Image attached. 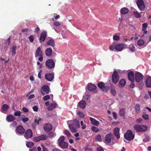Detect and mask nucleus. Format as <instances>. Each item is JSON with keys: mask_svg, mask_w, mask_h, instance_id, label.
Wrapping results in <instances>:
<instances>
[{"mask_svg": "<svg viewBox=\"0 0 151 151\" xmlns=\"http://www.w3.org/2000/svg\"><path fill=\"white\" fill-rule=\"evenodd\" d=\"M111 92L112 95L115 96L116 94V92L115 89H112L111 91Z\"/></svg>", "mask_w": 151, "mask_h": 151, "instance_id": "nucleus-50", "label": "nucleus"}, {"mask_svg": "<svg viewBox=\"0 0 151 151\" xmlns=\"http://www.w3.org/2000/svg\"><path fill=\"white\" fill-rule=\"evenodd\" d=\"M119 114L121 116H124L125 115V110L124 108H122L120 110Z\"/></svg>", "mask_w": 151, "mask_h": 151, "instance_id": "nucleus-40", "label": "nucleus"}, {"mask_svg": "<svg viewBox=\"0 0 151 151\" xmlns=\"http://www.w3.org/2000/svg\"><path fill=\"white\" fill-rule=\"evenodd\" d=\"M129 12L128 9L126 7H124L122 9L120 12L122 14H125L128 13Z\"/></svg>", "mask_w": 151, "mask_h": 151, "instance_id": "nucleus-29", "label": "nucleus"}, {"mask_svg": "<svg viewBox=\"0 0 151 151\" xmlns=\"http://www.w3.org/2000/svg\"><path fill=\"white\" fill-rule=\"evenodd\" d=\"M119 79V77L118 73L116 71H114L112 76V82L115 84L117 83Z\"/></svg>", "mask_w": 151, "mask_h": 151, "instance_id": "nucleus-4", "label": "nucleus"}, {"mask_svg": "<svg viewBox=\"0 0 151 151\" xmlns=\"http://www.w3.org/2000/svg\"><path fill=\"white\" fill-rule=\"evenodd\" d=\"M78 105L80 108L84 109L86 106V102L84 100H81L79 102Z\"/></svg>", "mask_w": 151, "mask_h": 151, "instance_id": "nucleus-19", "label": "nucleus"}, {"mask_svg": "<svg viewBox=\"0 0 151 151\" xmlns=\"http://www.w3.org/2000/svg\"><path fill=\"white\" fill-rule=\"evenodd\" d=\"M65 134L68 137H70L71 136V134L70 132L67 130H65Z\"/></svg>", "mask_w": 151, "mask_h": 151, "instance_id": "nucleus-53", "label": "nucleus"}, {"mask_svg": "<svg viewBox=\"0 0 151 151\" xmlns=\"http://www.w3.org/2000/svg\"><path fill=\"white\" fill-rule=\"evenodd\" d=\"M22 110L24 112H27L29 111L28 109L25 107H23Z\"/></svg>", "mask_w": 151, "mask_h": 151, "instance_id": "nucleus-61", "label": "nucleus"}, {"mask_svg": "<svg viewBox=\"0 0 151 151\" xmlns=\"http://www.w3.org/2000/svg\"><path fill=\"white\" fill-rule=\"evenodd\" d=\"M22 121L23 122L25 123L29 121V119L27 117L23 118L22 119Z\"/></svg>", "mask_w": 151, "mask_h": 151, "instance_id": "nucleus-55", "label": "nucleus"}, {"mask_svg": "<svg viewBox=\"0 0 151 151\" xmlns=\"http://www.w3.org/2000/svg\"><path fill=\"white\" fill-rule=\"evenodd\" d=\"M80 123L77 119H74L72 123L69 125L68 127L70 131L73 132L75 133L77 132V129L80 127Z\"/></svg>", "mask_w": 151, "mask_h": 151, "instance_id": "nucleus-1", "label": "nucleus"}, {"mask_svg": "<svg viewBox=\"0 0 151 151\" xmlns=\"http://www.w3.org/2000/svg\"><path fill=\"white\" fill-rule=\"evenodd\" d=\"M46 44L52 47H54L55 46V41L53 39H51L48 40Z\"/></svg>", "mask_w": 151, "mask_h": 151, "instance_id": "nucleus-27", "label": "nucleus"}, {"mask_svg": "<svg viewBox=\"0 0 151 151\" xmlns=\"http://www.w3.org/2000/svg\"><path fill=\"white\" fill-rule=\"evenodd\" d=\"M97 151H104V150L102 147H98L97 148Z\"/></svg>", "mask_w": 151, "mask_h": 151, "instance_id": "nucleus-63", "label": "nucleus"}, {"mask_svg": "<svg viewBox=\"0 0 151 151\" xmlns=\"http://www.w3.org/2000/svg\"><path fill=\"white\" fill-rule=\"evenodd\" d=\"M95 139L96 141L99 142H101V135L100 134H98L95 137Z\"/></svg>", "mask_w": 151, "mask_h": 151, "instance_id": "nucleus-39", "label": "nucleus"}, {"mask_svg": "<svg viewBox=\"0 0 151 151\" xmlns=\"http://www.w3.org/2000/svg\"><path fill=\"white\" fill-rule=\"evenodd\" d=\"M65 137L64 136H62L59 138L58 140V144L59 145L61 144L62 142H64Z\"/></svg>", "mask_w": 151, "mask_h": 151, "instance_id": "nucleus-36", "label": "nucleus"}, {"mask_svg": "<svg viewBox=\"0 0 151 151\" xmlns=\"http://www.w3.org/2000/svg\"><path fill=\"white\" fill-rule=\"evenodd\" d=\"M49 88L47 85L43 86L40 90L41 93L43 95L49 93Z\"/></svg>", "mask_w": 151, "mask_h": 151, "instance_id": "nucleus-8", "label": "nucleus"}, {"mask_svg": "<svg viewBox=\"0 0 151 151\" xmlns=\"http://www.w3.org/2000/svg\"><path fill=\"white\" fill-rule=\"evenodd\" d=\"M133 14L134 16L137 18H139L141 17V15L140 13L136 11H134L133 12Z\"/></svg>", "mask_w": 151, "mask_h": 151, "instance_id": "nucleus-35", "label": "nucleus"}, {"mask_svg": "<svg viewBox=\"0 0 151 151\" xmlns=\"http://www.w3.org/2000/svg\"><path fill=\"white\" fill-rule=\"evenodd\" d=\"M52 50L51 48H47L45 51V53L47 56H50L52 54Z\"/></svg>", "mask_w": 151, "mask_h": 151, "instance_id": "nucleus-26", "label": "nucleus"}, {"mask_svg": "<svg viewBox=\"0 0 151 151\" xmlns=\"http://www.w3.org/2000/svg\"><path fill=\"white\" fill-rule=\"evenodd\" d=\"M9 109V106L6 104H4L2 106L1 109V112L5 113Z\"/></svg>", "mask_w": 151, "mask_h": 151, "instance_id": "nucleus-23", "label": "nucleus"}, {"mask_svg": "<svg viewBox=\"0 0 151 151\" xmlns=\"http://www.w3.org/2000/svg\"><path fill=\"white\" fill-rule=\"evenodd\" d=\"M89 119L91 123L94 125L98 126L99 124V122L92 117H90Z\"/></svg>", "mask_w": 151, "mask_h": 151, "instance_id": "nucleus-24", "label": "nucleus"}, {"mask_svg": "<svg viewBox=\"0 0 151 151\" xmlns=\"http://www.w3.org/2000/svg\"><path fill=\"white\" fill-rule=\"evenodd\" d=\"M135 111L136 113H139L140 112V107L139 104H137L135 106Z\"/></svg>", "mask_w": 151, "mask_h": 151, "instance_id": "nucleus-34", "label": "nucleus"}, {"mask_svg": "<svg viewBox=\"0 0 151 151\" xmlns=\"http://www.w3.org/2000/svg\"><path fill=\"white\" fill-rule=\"evenodd\" d=\"M135 84L134 82H132V83L129 85V87L131 88H134Z\"/></svg>", "mask_w": 151, "mask_h": 151, "instance_id": "nucleus-64", "label": "nucleus"}, {"mask_svg": "<svg viewBox=\"0 0 151 151\" xmlns=\"http://www.w3.org/2000/svg\"><path fill=\"white\" fill-rule=\"evenodd\" d=\"M134 129L137 132H143L147 130V127L146 125L135 124L134 126Z\"/></svg>", "mask_w": 151, "mask_h": 151, "instance_id": "nucleus-2", "label": "nucleus"}, {"mask_svg": "<svg viewBox=\"0 0 151 151\" xmlns=\"http://www.w3.org/2000/svg\"><path fill=\"white\" fill-rule=\"evenodd\" d=\"M119 132V128L118 127H116L114 129V134L117 139H119L120 137Z\"/></svg>", "mask_w": 151, "mask_h": 151, "instance_id": "nucleus-17", "label": "nucleus"}, {"mask_svg": "<svg viewBox=\"0 0 151 151\" xmlns=\"http://www.w3.org/2000/svg\"><path fill=\"white\" fill-rule=\"evenodd\" d=\"M137 44L139 46H145L146 45L145 43V41L142 40H139L137 42Z\"/></svg>", "mask_w": 151, "mask_h": 151, "instance_id": "nucleus-30", "label": "nucleus"}, {"mask_svg": "<svg viewBox=\"0 0 151 151\" xmlns=\"http://www.w3.org/2000/svg\"><path fill=\"white\" fill-rule=\"evenodd\" d=\"M41 119L40 118H39V119L37 120V119H35L34 122L35 124H36V125H38L39 123V121L41 120Z\"/></svg>", "mask_w": 151, "mask_h": 151, "instance_id": "nucleus-48", "label": "nucleus"}, {"mask_svg": "<svg viewBox=\"0 0 151 151\" xmlns=\"http://www.w3.org/2000/svg\"><path fill=\"white\" fill-rule=\"evenodd\" d=\"M21 112L19 111L16 112L14 113L15 116H20L21 115Z\"/></svg>", "mask_w": 151, "mask_h": 151, "instance_id": "nucleus-54", "label": "nucleus"}, {"mask_svg": "<svg viewBox=\"0 0 151 151\" xmlns=\"http://www.w3.org/2000/svg\"><path fill=\"white\" fill-rule=\"evenodd\" d=\"M33 109L35 111H38V107L37 106H33Z\"/></svg>", "mask_w": 151, "mask_h": 151, "instance_id": "nucleus-58", "label": "nucleus"}, {"mask_svg": "<svg viewBox=\"0 0 151 151\" xmlns=\"http://www.w3.org/2000/svg\"><path fill=\"white\" fill-rule=\"evenodd\" d=\"M33 142H29L26 143V145L28 147H32L34 145Z\"/></svg>", "mask_w": 151, "mask_h": 151, "instance_id": "nucleus-42", "label": "nucleus"}, {"mask_svg": "<svg viewBox=\"0 0 151 151\" xmlns=\"http://www.w3.org/2000/svg\"><path fill=\"white\" fill-rule=\"evenodd\" d=\"M96 88V86L91 83H89L87 85V89L89 91H93Z\"/></svg>", "mask_w": 151, "mask_h": 151, "instance_id": "nucleus-20", "label": "nucleus"}, {"mask_svg": "<svg viewBox=\"0 0 151 151\" xmlns=\"http://www.w3.org/2000/svg\"><path fill=\"white\" fill-rule=\"evenodd\" d=\"M124 137L127 140L131 141L134 138V135L133 134L132 131L130 130H128L124 134Z\"/></svg>", "mask_w": 151, "mask_h": 151, "instance_id": "nucleus-3", "label": "nucleus"}, {"mask_svg": "<svg viewBox=\"0 0 151 151\" xmlns=\"http://www.w3.org/2000/svg\"><path fill=\"white\" fill-rule=\"evenodd\" d=\"M112 114L113 115V116L114 119H116L117 118V116L116 114V112H113L112 113Z\"/></svg>", "mask_w": 151, "mask_h": 151, "instance_id": "nucleus-62", "label": "nucleus"}, {"mask_svg": "<svg viewBox=\"0 0 151 151\" xmlns=\"http://www.w3.org/2000/svg\"><path fill=\"white\" fill-rule=\"evenodd\" d=\"M143 141L145 142H147L150 141V138L149 136H146L145 138L143 139Z\"/></svg>", "mask_w": 151, "mask_h": 151, "instance_id": "nucleus-44", "label": "nucleus"}, {"mask_svg": "<svg viewBox=\"0 0 151 151\" xmlns=\"http://www.w3.org/2000/svg\"><path fill=\"white\" fill-rule=\"evenodd\" d=\"M128 48L130 51L132 52H133L136 50L135 47L133 44H130Z\"/></svg>", "mask_w": 151, "mask_h": 151, "instance_id": "nucleus-32", "label": "nucleus"}, {"mask_svg": "<svg viewBox=\"0 0 151 151\" xmlns=\"http://www.w3.org/2000/svg\"><path fill=\"white\" fill-rule=\"evenodd\" d=\"M143 76L141 73L137 72L135 75V79L137 83L139 82L143 79Z\"/></svg>", "mask_w": 151, "mask_h": 151, "instance_id": "nucleus-9", "label": "nucleus"}, {"mask_svg": "<svg viewBox=\"0 0 151 151\" xmlns=\"http://www.w3.org/2000/svg\"><path fill=\"white\" fill-rule=\"evenodd\" d=\"M128 79L132 82H134V75L133 72L130 71L128 73Z\"/></svg>", "mask_w": 151, "mask_h": 151, "instance_id": "nucleus-18", "label": "nucleus"}, {"mask_svg": "<svg viewBox=\"0 0 151 151\" xmlns=\"http://www.w3.org/2000/svg\"><path fill=\"white\" fill-rule=\"evenodd\" d=\"M54 135V133L53 132H50L48 133V136L49 137H52Z\"/></svg>", "mask_w": 151, "mask_h": 151, "instance_id": "nucleus-60", "label": "nucleus"}, {"mask_svg": "<svg viewBox=\"0 0 151 151\" xmlns=\"http://www.w3.org/2000/svg\"><path fill=\"white\" fill-rule=\"evenodd\" d=\"M91 129L93 132H96L99 131V129L97 127L93 126L91 127Z\"/></svg>", "mask_w": 151, "mask_h": 151, "instance_id": "nucleus-41", "label": "nucleus"}, {"mask_svg": "<svg viewBox=\"0 0 151 151\" xmlns=\"http://www.w3.org/2000/svg\"><path fill=\"white\" fill-rule=\"evenodd\" d=\"M126 83L125 80L124 79H121L119 82V85L120 87H123L124 86Z\"/></svg>", "mask_w": 151, "mask_h": 151, "instance_id": "nucleus-31", "label": "nucleus"}, {"mask_svg": "<svg viewBox=\"0 0 151 151\" xmlns=\"http://www.w3.org/2000/svg\"><path fill=\"white\" fill-rule=\"evenodd\" d=\"M33 140L36 142H38L40 141L39 136L34 137L33 138Z\"/></svg>", "mask_w": 151, "mask_h": 151, "instance_id": "nucleus-49", "label": "nucleus"}, {"mask_svg": "<svg viewBox=\"0 0 151 151\" xmlns=\"http://www.w3.org/2000/svg\"><path fill=\"white\" fill-rule=\"evenodd\" d=\"M47 32L45 31H43L41 32L39 38V41L40 42H43L45 40L47 36Z\"/></svg>", "mask_w": 151, "mask_h": 151, "instance_id": "nucleus-12", "label": "nucleus"}, {"mask_svg": "<svg viewBox=\"0 0 151 151\" xmlns=\"http://www.w3.org/2000/svg\"><path fill=\"white\" fill-rule=\"evenodd\" d=\"M42 51L41 50L40 47H38L37 49L35 52V57H37L38 56H42Z\"/></svg>", "mask_w": 151, "mask_h": 151, "instance_id": "nucleus-21", "label": "nucleus"}, {"mask_svg": "<svg viewBox=\"0 0 151 151\" xmlns=\"http://www.w3.org/2000/svg\"><path fill=\"white\" fill-rule=\"evenodd\" d=\"M17 48V46H12V55L14 56L16 54V50Z\"/></svg>", "mask_w": 151, "mask_h": 151, "instance_id": "nucleus-38", "label": "nucleus"}, {"mask_svg": "<svg viewBox=\"0 0 151 151\" xmlns=\"http://www.w3.org/2000/svg\"><path fill=\"white\" fill-rule=\"evenodd\" d=\"M120 39V37L118 35H115L113 36V39L114 40L118 41Z\"/></svg>", "mask_w": 151, "mask_h": 151, "instance_id": "nucleus-45", "label": "nucleus"}, {"mask_svg": "<svg viewBox=\"0 0 151 151\" xmlns=\"http://www.w3.org/2000/svg\"><path fill=\"white\" fill-rule=\"evenodd\" d=\"M28 39L31 42H32L34 40V36L33 35H31L29 37Z\"/></svg>", "mask_w": 151, "mask_h": 151, "instance_id": "nucleus-46", "label": "nucleus"}, {"mask_svg": "<svg viewBox=\"0 0 151 151\" xmlns=\"http://www.w3.org/2000/svg\"><path fill=\"white\" fill-rule=\"evenodd\" d=\"M78 114L79 116L81 118H83L85 116L84 114L81 111H79L78 113Z\"/></svg>", "mask_w": 151, "mask_h": 151, "instance_id": "nucleus-47", "label": "nucleus"}, {"mask_svg": "<svg viewBox=\"0 0 151 151\" xmlns=\"http://www.w3.org/2000/svg\"><path fill=\"white\" fill-rule=\"evenodd\" d=\"M113 136L111 133H110L107 134L106 136L105 141L106 143H109L111 141L112 137Z\"/></svg>", "mask_w": 151, "mask_h": 151, "instance_id": "nucleus-14", "label": "nucleus"}, {"mask_svg": "<svg viewBox=\"0 0 151 151\" xmlns=\"http://www.w3.org/2000/svg\"><path fill=\"white\" fill-rule=\"evenodd\" d=\"M143 118L147 120L149 119L148 115L147 114H144L142 116Z\"/></svg>", "mask_w": 151, "mask_h": 151, "instance_id": "nucleus-51", "label": "nucleus"}, {"mask_svg": "<svg viewBox=\"0 0 151 151\" xmlns=\"http://www.w3.org/2000/svg\"><path fill=\"white\" fill-rule=\"evenodd\" d=\"M127 45L123 43H119L115 46V49L117 51H121L123 48L127 46Z\"/></svg>", "mask_w": 151, "mask_h": 151, "instance_id": "nucleus-11", "label": "nucleus"}, {"mask_svg": "<svg viewBox=\"0 0 151 151\" xmlns=\"http://www.w3.org/2000/svg\"><path fill=\"white\" fill-rule=\"evenodd\" d=\"M59 146L62 148H66L68 147V143L65 141L63 142L62 144L59 145Z\"/></svg>", "mask_w": 151, "mask_h": 151, "instance_id": "nucleus-33", "label": "nucleus"}, {"mask_svg": "<svg viewBox=\"0 0 151 151\" xmlns=\"http://www.w3.org/2000/svg\"><path fill=\"white\" fill-rule=\"evenodd\" d=\"M54 24L56 26H58L60 25L61 24L59 22L55 21L54 22Z\"/></svg>", "mask_w": 151, "mask_h": 151, "instance_id": "nucleus-57", "label": "nucleus"}, {"mask_svg": "<svg viewBox=\"0 0 151 151\" xmlns=\"http://www.w3.org/2000/svg\"><path fill=\"white\" fill-rule=\"evenodd\" d=\"M32 136L33 133L31 129H28L25 131L24 136L26 139H29V138L31 137Z\"/></svg>", "mask_w": 151, "mask_h": 151, "instance_id": "nucleus-10", "label": "nucleus"}, {"mask_svg": "<svg viewBox=\"0 0 151 151\" xmlns=\"http://www.w3.org/2000/svg\"><path fill=\"white\" fill-rule=\"evenodd\" d=\"M136 4L140 10L143 11L144 10L145 8V5L142 0H137L136 2Z\"/></svg>", "mask_w": 151, "mask_h": 151, "instance_id": "nucleus-5", "label": "nucleus"}, {"mask_svg": "<svg viewBox=\"0 0 151 151\" xmlns=\"http://www.w3.org/2000/svg\"><path fill=\"white\" fill-rule=\"evenodd\" d=\"M17 123L16 121H14L11 124V127H16L17 125Z\"/></svg>", "mask_w": 151, "mask_h": 151, "instance_id": "nucleus-59", "label": "nucleus"}, {"mask_svg": "<svg viewBox=\"0 0 151 151\" xmlns=\"http://www.w3.org/2000/svg\"><path fill=\"white\" fill-rule=\"evenodd\" d=\"M98 86L101 90L104 92H107L109 89L108 86H105V83L102 82H99L98 84Z\"/></svg>", "mask_w": 151, "mask_h": 151, "instance_id": "nucleus-7", "label": "nucleus"}, {"mask_svg": "<svg viewBox=\"0 0 151 151\" xmlns=\"http://www.w3.org/2000/svg\"><path fill=\"white\" fill-rule=\"evenodd\" d=\"M147 23H144L142 24V31L146 30L147 27Z\"/></svg>", "mask_w": 151, "mask_h": 151, "instance_id": "nucleus-43", "label": "nucleus"}, {"mask_svg": "<svg viewBox=\"0 0 151 151\" xmlns=\"http://www.w3.org/2000/svg\"><path fill=\"white\" fill-rule=\"evenodd\" d=\"M45 64L47 67L49 69L53 68L55 66L54 61L51 59L47 60L45 62Z\"/></svg>", "mask_w": 151, "mask_h": 151, "instance_id": "nucleus-6", "label": "nucleus"}, {"mask_svg": "<svg viewBox=\"0 0 151 151\" xmlns=\"http://www.w3.org/2000/svg\"><path fill=\"white\" fill-rule=\"evenodd\" d=\"M58 104L55 103L51 104L50 106L47 107V109L48 111H50L56 108Z\"/></svg>", "mask_w": 151, "mask_h": 151, "instance_id": "nucleus-28", "label": "nucleus"}, {"mask_svg": "<svg viewBox=\"0 0 151 151\" xmlns=\"http://www.w3.org/2000/svg\"><path fill=\"white\" fill-rule=\"evenodd\" d=\"M146 86L148 88L151 87V77H148L145 81Z\"/></svg>", "mask_w": 151, "mask_h": 151, "instance_id": "nucleus-25", "label": "nucleus"}, {"mask_svg": "<svg viewBox=\"0 0 151 151\" xmlns=\"http://www.w3.org/2000/svg\"><path fill=\"white\" fill-rule=\"evenodd\" d=\"M40 140H45L47 138V136L45 134H42L39 136Z\"/></svg>", "mask_w": 151, "mask_h": 151, "instance_id": "nucleus-37", "label": "nucleus"}, {"mask_svg": "<svg viewBox=\"0 0 151 151\" xmlns=\"http://www.w3.org/2000/svg\"><path fill=\"white\" fill-rule=\"evenodd\" d=\"M43 129L45 132H49L52 129V126L51 124L49 123L46 124L44 126Z\"/></svg>", "mask_w": 151, "mask_h": 151, "instance_id": "nucleus-15", "label": "nucleus"}, {"mask_svg": "<svg viewBox=\"0 0 151 151\" xmlns=\"http://www.w3.org/2000/svg\"><path fill=\"white\" fill-rule=\"evenodd\" d=\"M16 131V133L23 134L25 132V130L22 126L19 125L17 127Z\"/></svg>", "mask_w": 151, "mask_h": 151, "instance_id": "nucleus-16", "label": "nucleus"}, {"mask_svg": "<svg viewBox=\"0 0 151 151\" xmlns=\"http://www.w3.org/2000/svg\"><path fill=\"white\" fill-rule=\"evenodd\" d=\"M54 73H46L45 75V78L49 81H51L54 78Z\"/></svg>", "mask_w": 151, "mask_h": 151, "instance_id": "nucleus-13", "label": "nucleus"}, {"mask_svg": "<svg viewBox=\"0 0 151 151\" xmlns=\"http://www.w3.org/2000/svg\"><path fill=\"white\" fill-rule=\"evenodd\" d=\"M50 99V97L49 95H46L43 97V99L44 101H47Z\"/></svg>", "mask_w": 151, "mask_h": 151, "instance_id": "nucleus-52", "label": "nucleus"}, {"mask_svg": "<svg viewBox=\"0 0 151 151\" xmlns=\"http://www.w3.org/2000/svg\"><path fill=\"white\" fill-rule=\"evenodd\" d=\"M6 119L8 122H12L16 119V118L13 115L9 114L7 116Z\"/></svg>", "mask_w": 151, "mask_h": 151, "instance_id": "nucleus-22", "label": "nucleus"}, {"mask_svg": "<svg viewBox=\"0 0 151 151\" xmlns=\"http://www.w3.org/2000/svg\"><path fill=\"white\" fill-rule=\"evenodd\" d=\"M109 49L110 50L113 51L115 49V46L114 45H111L109 47Z\"/></svg>", "mask_w": 151, "mask_h": 151, "instance_id": "nucleus-56", "label": "nucleus"}]
</instances>
